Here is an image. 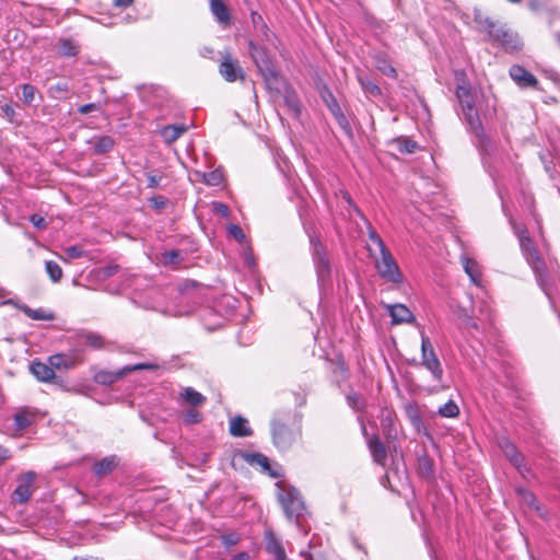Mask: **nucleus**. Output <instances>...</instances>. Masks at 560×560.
Returning <instances> with one entry per match:
<instances>
[{
    "label": "nucleus",
    "mask_w": 560,
    "mask_h": 560,
    "mask_svg": "<svg viewBox=\"0 0 560 560\" xmlns=\"http://www.w3.org/2000/svg\"><path fill=\"white\" fill-rule=\"evenodd\" d=\"M456 97L463 110V117L466 122L467 132L476 149L479 151L483 167L488 171L489 158V124L490 118L481 105L477 104V95L465 85V83L457 84Z\"/></svg>",
    "instance_id": "obj_1"
},
{
    "label": "nucleus",
    "mask_w": 560,
    "mask_h": 560,
    "mask_svg": "<svg viewBox=\"0 0 560 560\" xmlns=\"http://www.w3.org/2000/svg\"><path fill=\"white\" fill-rule=\"evenodd\" d=\"M248 49L255 66L264 77L268 88L280 91V89L284 85V80L269 57L266 47L250 39L248 42Z\"/></svg>",
    "instance_id": "obj_2"
},
{
    "label": "nucleus",
    "mask_w": 560,
    "mask_h": 560,
    "mask_svg": "<svg viewBox=\"0 0 560 560\" xmlns=\"http://www.w3.org/2000/svg\"><path fill=\"white\" fill-rule=\"evenodd\" d=\"M311 255L315 267L317 282L320 287L325 285L331 273L330 260L323 243L315 236L310 237Z\"/></svg>",
    "instance_id": "obj_3"
},
{
    "label": "nucleus",
    "mask_w": 560,
    "mask_h": 560,
    "mask_svg": "<svg viewBox=\"0 0 560 560\" xmlns=\"http://www.w3.org/2000/svg\"><path fill=\"white\" fill-rule=\"evenodd\" d=\"M279 501L285 516L290 521L294 520L300 527V518L305 514L306 509L299 491L294 488H282Z\"/></svg>",
    "instance_id": "obj_4"
},
{
    "label": "nucleus",
    "mask_w": 560,
    "mask_h": 560,
    "mask_svg": "<svg viewBox=\"0 0 560 560\" xmlns=\"http://www.w3.org/2000/svg\"><path fill=\"white\" fill-rule=\"evenodd\" d=\"M381 258H374L375 268L380 277L387 282L401 283L402 273L392 253L387 249L380 252Z\"/></svg>",
    "instance_id": "obj_5"
},
{
    "label": "nucleus",
    "mask_w": 560,
    "mask_h": 560,
    "mask_svg": "<svg viewBox=\"0 0 560 560\" xmlns=\"http://www.w3.org/2000/svg\"><path fill=\"white\" fill-rule=\"evenodd\" d=\"M421 365H423L432 375V378L440 382L443 376L441 362L434 351L430 339L421 332Z\"/></svg>",
    "instance_id": "obj_6"
},
{
    "label": "nucleus",
    "mask_w": 560,
    "mask_h": 560,
    "mask_svg": "<svg viewBox=\"0 0 560 560\" xmlns=\"http://www.w3.org/2000/svg\"><path fill=\"white\" fill-rule=\"evenodd\" d=\"M158 369H159L158 364L150 363V362L126 365L117 371H110V372L101 371V372L96 373L95 382L98 384H102V385H110L131 372L141 371V370L154 371Z\"/></svg>",
    "instance_id": "obj_7"
},
{
    "label": "nucleus",
    "mask_w": 560,
    "mask_h": 560,
    "mask_svg": "<svg viewBox=\"0 0 560 560\" xmlns=\"http://www.w3.org/2000/svg\"><path fill=\"white\" fill-rule=\"evenodd\" d=\"M84 361L81 349H72L66 353H56L48 358V362L54 370H70Z\"/></svg>",
    "instance_id": "obj_8"
},
{
    "label": "nucleus",
    "mask_w": 560,
    "mask_h": 560,
    "mask_svg": "<svg viewBox=\"0 0 560 560\" xmlns=\"http://www.w3.org/2000/svg\"><path fill=\"white\" fill-rule=\"evenodd\" d=\"M498 446L524 478H528L532 475L529 467L523 464L524 458L517 452L515 445L512 442L505 438H501L498 441Z\"/></svg>",
    "instance_id": "obj_9"
},
{
    "label": "nucleus",
    "mask_w": 560,
    "mask_h": 560,
    "mask_svg": "<svg viewBox=\"0 0 560 560\" xmlns=\"http://www.w3.org/2000/svg\"><path fill=\"white\" fill-rule=\"evenodd\" d=\"M272 440L276 447L285 451L292 446L298 439V432L288 428L285 424L273 421L271 424Z\"/></svg>",
    "instance_id": "obj_10"
},
{
    "label": "nucleus",
    "mask_w": 560,
    "mask_h": 560,
    "mask_svg": "<svg viewBox=\"0 0 560 560\" xmlns=\"http://www.w3.org/2000/svg\"><path fill=\"white\" fill-rule=\"evenodd\" d=\"M523 243H520L522 252L527 260V262L532 266L534 272L536 273L538 280L541 282L542 276L545 273V264L539 256L537 247L532 238H526L523 236Z\"/></svg>",
    "instance_id": "obj_11"
},
{
    "label": "nucleus",
    "mask_w": 560,
    "mask_h": 560,
    "mask_svg": "<svg viewBox=\"0 0 560 560\" xmlns=\"http://www.w3.org/2000/svg\"><path fill=\"white\" fill-rule=\"evenodd\" d=\"M36 474L34 471H27L18 480V486L12 494L13 501L18 503L27 502L32 494Z\"/></svg>",
    "instance_id": "obj_12"
},
{
    "label": "nucleus",
    "mask_w": 560,
    "mask_h": 560,
    "mask_svg": "<svg viewBox=\"0 0 560 560\" xmlns=\"http://www.w3.org/2000/svg\"><path fill=\"white\" fill-rule=\"evenodd\" d=\"M219 72L222 78L228 82H235L236 80H244L245 72L236 59L226 56L219 66Z\"/></svg>",
    "instance_id": "obj_13"
},
{
    "label": "nucleus",
    "mask_w": 560,
    "mask_h": 560,
    "mask_svg": "<svg viewBox=\"0 0 560 560\" xmlns=\"http://www.w3.org/2000/svg\"><path fill=\"white\" fill-rule=\"evenodd\" d=\"M495 38L509 52L518 51L523 47V43L518 35L514 32H511L510 30H497Z\"/></svg>",
    "instance_id": "obj_14"
},
{
    "label": "nucleus",
    "mask_w": 560,
    "mask_h": 560,
    "mask_svg": "<svg viewBox=\"0 0 560 560\" xmlns=\"http://www.w3.org/2000/svg\"><path fill=\"white\" fill-rule=\"evenodd\" d=\"M265 548L266 551L273 556L276 560H284L287 559L285 550L281 540H279L275 533L270 529L265 532L264 535Z\"/></svg>",
    "instance_id": "obj_15"
},
{
    "label": "nucleus",
    "mask_w": 560,
    "mask_h": 560,
    "mask_svg": "<svg viewBox=\"0 0 560 560\" xmlns=\"http://www.w3.org/2000/svg\"><path fill=\"white\" fill-rule=\"evenodd\" d=\"M59 56L63 58L77 57L80 54L81 45L72 37H60L55 45Z\"/></svg>",
    "instance_id": "obj_16"
},
{
    "label": "nucleus",
    "mask_w": 560,
    "mask_h": 560,
    "mask_svg": "<svg viewBox=\"0 0 560 560\" xmlns=\"http://www.w3.org/2000/svg\"><path fill=\"white\" fill-rule=\"evenodd\" d=\"M510 75L521 88H535L538 84L534 74L517 65L511 67Z\"/></svg>",
    "instance_id": "obj_17"
},
{
    "label": "nucleus",
    "mask_w": 560,
    "mask_h": 560,
    "mask_svg": "<svg viewBox=\"0 0 560 560\" xmlns=\"http://www.w3.org/2000/svg\"><path fill=\"white\" fill-rule=\"evenodd\" d=\"M38 417V411L34 408L22 407L14 415V425L18 431H23L32 425Z\"/></svg>",
    "instance_id": "obj_18"
},
{
    "label": "nucleus",
    "mask_w": 560,
    "mask_h": 560,
    "mask_svg": "<svg viewBox=\"0 0 560 560\" xmlns=\"http://www.w3.org/2000/svg\"><path fill=\"white\" fill-rule=\"evenodd\" d=\"M388 313L392 317L393 325H400L404 323H415L416 317L412 312L404 304L388 305Z\"/></svg>",
    "instance_id": "obj_19"
},
{
    "label": "nucleus",
    "mask_w": 560,
    "mask_h": 560,
    "mask_svg": "<svg viewBox=\"0 0 560 560\" xmlns=\"http://www.w3.org/2000/svg\"><path fill=\"white\" fill-rule=\"evenodd\" d=\"M241 458L250 466H258L264 472L276 477V474L271 471L269 458L261 453L255 452H243L240 454Z\"/></svg>",
    "instance_id": "obj_20"
},
{
    "label": "nucleus",
    "mask_w": 560,
    "mask_h": 560,
    "mask_svg": "<svg viewBox=\"0 0 560 560\" xmlns=\"http://www.w3.org/2000/svg\"><path fill=\"white\" fill-rule=\"evenodd\" d=\"M372 60L375 68L384 75L397 79V70L393 67L385 52L378 51L372 55Z\"/></svg>",
    "instance_id": "obj_21"
},
{
    "label": "nucleus",
    "mask_w": 560,
    "mask_h": 560,
    "mask_svg": "<svg viewBox=\"0 0 560 560\" xmlns=\"http://www.w3.org/2000/svg\"><path fill=\"white\" fill-rule=\"evenodd\" d=\"M30 371L39 382L48 383L51 382L56 376L54 366H51L49 363L47 364L40 361L32 362L30 365Z\"/></svg>",
    "instance_id": "obj_22"
},
{
    "label": "nucleus",
    "mask_w": 560,
    "mask_h": 560,
    "mask_svg": "<svg viewBox=\"0 0 560 560\" xmlns=\"http://www.w3.org/2000/svg\"><path fill=\"white\" fill-rule=\"evenodd\" d=\"M77 338L79 345L86 346L93 350H101L106 347L104 337L94 331H82Z\"/></svg>",
    "instance_id": "obj_23"
},
{
    "label": "nucleus",
    "mask_w": 560,
    "mask_h": 560,
    "mask_svg": "<svg viewBox=\"0 0 560 560\" xmlns=\"http://www.w3.org/2000/svg\"><path fill=\"white\" fill-rule=\"evenodd\" d=\"M118 464L119 458L116 455H109L95 463L92 470L96 476L103 477L112 472Z\"/></svg>",
    "instance_id": "obj_24"
},
{
    "label": "nucleus",
    "mask_w": 560,
    "mask_h": 560,
    "mask_svg": "<svg viewBox=\"0 0 560 560\" xmlns=\"http://www.w3.org/2000/svg\"><path fill=\"white\" fill-rule=\"evenodd\" d=\"M179 399L192 407L202 406L207 401V397L192 387L183 388L179 393Z\"/></svg>",
    "instance_id": "obj_25"
},
{
    "label": "nucleus",
    "mask_w": 560,
    "mask_h": 560,
    "mask_svg": "<svg viewBox=\"0 0 560 560\" xmlns=\"http://www.w3.org/2000/svg\"><path fill=\"white\" fill-rule=\"evenodd\" d=\"M406 415H407L411 425L415 428V430L418 433L427 434V428H425L421 412L417 405H415V404L407 405L406 406Z\"/></svg>",
    "instance_id": "obj_26"
},
{
    "label": "nucleus",
    "mask_w": 560,
    "mask_h": 560,
    "mask_svg": "<svg viewBox=\"0 0 560 560\" xmlns=\"http://www.w3.org/2000/svg\"><path fill=\"white\" fill-rule=\"evenodd\" d=\"M230 433L233 436L245 438L252 435L253 431L248 425V421L245 418L237 416L230 421Z\"/></svg>",
    "instance_id": "obj_27"
},
{
    "label": "nucleus",
    "mask_w": 560,
    "mask_h": 560,
    "mask_svg": "<svg viewBox=\"0 0 560 560\" xmlns=\"http://www.w3.org/2000/svg\"><path fill=\"white\" fill-rule=\"evenodd\" d=\"M517 494L521 499V502L535 511L539 516L545 517V513L542 512V508L538 504L537 499L534 493L524 488H517Z\"/></svg>",
    "instance_id": "obj_28"
},
{
    "label": "nucleus",
    "mask_w": 560,
    "mask_h": 560,
    "mask_svg": "<svg viewBox=\"0 0 560 560\" xmlns=\"http://www.w3.org/2000/svg\"><path fill=\"white\" fill-rule=\"evenodd\" d=\"M187 128L184 125H168L160 130V135L165 143L171 144L176 141Z\"/></svg>",
    "instance_id": "obj_29"
},
{
    "label": "nucleus",
    "mask_w": 560,
    "mask_h": 560,
    "mask_svg": "<svg viewBox=\"0 0 560 560\" xmlns=\"http://www.w3.org/2000/svg\"><path fill=\"white\" fill-rule=\"evenodd\" d=\"M210 10L219 23L228 24L230 22L229 9L222 0H210Z\"/></svg>",
    "instance_id": "obj_30"
},
{
    "label": "nucleus",
    "mask_w": 560,
    "mask_h": 560,
    "mask_svg": "<svg viewBox=\"0 0 560 560\" xmlns=\"http://www.w3.org/2000/svg\"><path fill=\"white\" fill-rule=\"evenodd\" d=\"M16 307L34 320H52L55 318L51 312H46L43 308L33 310L26 304H16Z\"/></svg>",
    "instance_id": "obj_31"
},
{
    "label": "nucleus",
    "mask_w": 560,
    "mask_h": 560,
    "mask_svg": "<svg viewBox=\"0 0 560 560\" xmlns=\"http://www.w3.org/2000/svg\"><path fill=\"white\" fill-rule=\"evenodd\" d=\"M184 260V254L179 249L165 250L160 256V262L166 267H177Z\"/></svg>",
    "instance_id": "obj_32"
},
{
    "label": "nucleus",
    "mask_w": 560,
    "mask_h": 560,
    "mask_svg": "<svg viewBox=\"0 0 560 560\" xmlns=\"http://www.w3.org/2000/svg\"><path fill=\"white\" fill-rule=\"evenodd\" d=\"M252 18H253L254 26H255L258 35L261 37V40L271 43L272 38L275 37V34L264 23L262 18L256 13H253Z\"/></svg>",
    "instance_id": "obj_33"
},
{
    "label": "nucleus",
    "mask_w": 560,
    "mask_h": 560,
    "mask_svg": "<svg viewBox=\"0 0 560 560\" xmlns=\"http://www.w3.org/2000/svg\"><path fill=\"white\" fill-rule=\"evenodd\" d=\"M93 149L97 154H104L113 150L115 141L109 136L96 137L93 140Z\"/></svg>",
    "instance_id": "obj_34"
},
{
    "label": "nucleus",
    "mask_w": 560,
    "mask_h": 560,
    "mask_svg": "<svg viewBox=\"0 0 560 560\" xmlns=\"http://www.w3.org/2000/svg\"><path fill=\"white\" fill-rule=\"evenodd\" d=\"M358 81L366 95L378 97L382 95L381 88L372 81L369 77L359 75Z\"/></svg>",
    "instance_id": "obj_35"
},
{
    "label": "nucleus",
    "mask_w": 560,
    "mask_h": 560,
    "mask_svg": "<svg viewBox=\"0 0 560 560\" xmlns=\"http://www.w3.org/2000/svg\"><path fill=\"white\" fill-rule=\"evenodd\" d=\"M369 447L376 463L381 464L385 460L386 451L383 443L377 438L369 442Z\"/></svg>",
    "instance_id": "obj_36"
},
{
    "label": "nucleus",
    "mask_w": 560,
    "mask_h": 560,
    "mask_svg": "<svg viewBox=\"0 0 560 560\" xmlns=\"http://www.w3.org/2000/svg\"><path fill=\"white\" fill-rule=\"evenodd\" d=\"M463 267L465 272L469 276L470 280L475 283H479V269L476 260L463 257Z\"/></svg>",
    "instance_id": "obj_37"
},
{
    "label": "nucleus",
    "mask_w": 560,
    "mask_h": 560,
    "mask_svg": "<svg viewBox=\"0 0 560 560\" xmlns=\"http://www.w3.org/2000/svg\"><path fill=\"white\" fill-rule=\"evenodd\" d=\"M394 143L400 153H413L418 149V143L406 137L395 139Z\"/></svg>",
    "instance_id": "obj_38"
},
{
    "label": "nucleus",
    "mask_w": 560,
    "mask_h": 560,
    "mask_svg": "<svg viewBox=\"0 0 560 560\" xmlns=\"http://www.w3.org/2000/svg\"><path fill=\"white\" fill-rule=\"evenodd\" d=\"M419 474L423 477L431 478L434 476V466L433 462L428 456H421L418 459Z\"/></svg>",
    "instance_id": "obj_39"
},
{
    "label": "nucleus",
    "mask_w": 560,
    "mask_h": 560,
    "mask_svg": "<svg viewBox=\"0 0 560 560\" xmlns=\"http://www.w3.org/2000/svg\"><path fill=\"white\" fill-rule=\"evenodd\" d=\"M203 182L209 186H219L223 182V172L221 168H217L211 172L202 173Z\"/></svg>",
    "instance_id": "obj_40"
},
{
    "label": "nucleus",
    "mask_w": 560,
    "mask_h": 560,
    "mask_svg": "<svg viewBox=\"0 0 560 560\" xmlns=\"http://www.w3.org/2000/svg\"><path fill=\"white\" fill-rule=\"evenodd\" d=\"M347 402L350 408H352L355 411L363 410L365 407V401L362 398V396L355 392H350L347 395Z\"/></svg>",
    "instance_id": "obj_41"
},
{
    "label": "nucleus",
    "mask_w": 560,
    "mask_h": 560,
    "mask_svg": "<svg viewBox=\"0 0 560 560\" xmlns=\"http://www.w3.org/2000/svg\"><path fill=\"white\" fill-rule=\"evenodd\" d=\"M439 415L445 418H454L459 413V408L453 400H448L438 410Z\"/></svg>",
    "instance_id": "obj_42"
},
{
    "label": "nucleus",
    "mask_w": 560,
    "mask_h": 560,
    "mask_svg": "<svg viewBox=\"0 0 560 560\" xmlns=\"http://www.w3.org/2000/svg\"><path fill=\"white\" fill-rule=\"evenodd\" d=\"M69 91V85L67 82H57L49 86L48 93L54 98H62Z\"/></svg>",
    "instance_id": "obj_43"
},
{
    "label": "nucleus",
    "mask_w": 560,
    "mask_h": 560,
    "mask_svg": "<svg viewBox=\"0 0 560 560\" xmlns=\"http://www.w3.org/2000/svg\"><path fill=\"white\" fill-rule=\"evenodd\" d=\"M45 267H46V271L52 282H58L61 279L62 269L57 262H55L52 260L46 261Z\"/></svg>",
    "instance_id": "obj_44"
},
{
    "label": "nucleus",
    "mask_w": 560,
    "mask_h": 560,
    "mask_svg": "<svg viewBox=\"0 0 560 560\" xmlns=\"http://www.w3.org/2000/svg\"><path fill=\"white\" fill-rule=\"evenodd\" d=\"M36 88L32 84L25 83L22 85V101L30 105L35 101Z\"/></svg>",
    "instance_id": "obj_45"
},
{
    "label": "nucleus",
    "mask_w": 560,
    "mask_h": 560,
    "mask_svg": "<svg viewBox=\"0 0 560 560\" xmlns=\"http://www.w3.org/2000/svg\"><path fill=\"white\" fill-rule=\"evenodd\" d=\"M337 124L340 126V128L348 135V136H351L352 135V129H351V126H350V122L347 118V116L345 115V113L341 110H339L338 113H335L334 115Z\"/></svg>",
    "instance_id": "obj_46"
},
{
    "label": "nucleus",
    "mask_w": 560,
    "mask_h": 560,
    "mask_svg": "<svg viewBox=\"0 0 560 560\" xmlns=\"http://www.w3.org/2000/svg\"><path fill=\"white\" fill-rule=\"evenodd\" d=\"M337 124L340 126V128L348 135V136H351L352 135V129H351V126H350V122L347 118V116L345 115V113L341 110H339L338 113H335L334 115Z\"/></svg>",
    "instance_id": "obj_47"
},
{
    "label": "nucleus",
    "mask_w": 560,
    "mask_h": 560,
    "mask_svg": "<svg viewBox=\"0 0 560 560\" xmlns=\"http://www.w3.org/2000/svg\"><path fill=\"white\" fill-rule=\"evenodd\" d=\"M368 235H369V240L373 244L376 245V247L378 248L380 252L387 249L382 237L377 234V232L371 225L368 226Z\"/></svg>",
    "instance_id": "obj_48"
},
{
    "label": "nucleus",
    "mask_w": 560,
    "mask_h": 560,
    "mask_svg": "<svg viewBox=\"0 0 560 560\" xmlns=\"http://www.w3.org/2000/svg\"><path fill=\"white\" fill-rule=\"evenodd\" d=\"M63 250L68 259H77L85 255L83 248L78 245L68 246Z\"/></svg>",
    "instance_id": "obj_49"
},
{
    "label": "nucleus",
    "mask_w": 560,
    "mask_h": 560,
    "mask_svg": "<svg viewBox=\"0 0 560 560\" xmlns=\"http://www.w3.org/2000/svg\"><path fill=\"white\" fill-rule=\"evenodd\" d=\"M201 419V413L195 409H189L184 413V422L187 424L199 423Z\"/></svg>",
    "instance_id": "obj_50"
},
{
    "label": "nucleus",
    "mask_w": 560,
    "mask_h": 560,
    "mask_svg": "<svg viewBox=\"0 0 560 560\" xmlns=\"http://www.w3.org/2000/svg\"><path fill=\"white\" fill-rule=\"evenodd\" d=\"M324 101L332 116L335 113L341 110L340 105L331 93H329L328 96L324 98Z\"/></svg>",
    "instance_id": "obj_51"
},
{
    "label": "nucleus",
    "mask_w": 560,
    "mask_h": 560,
    "mask_svg": "<svg viewBox=\"0 0 560 560\" xmlns=\"http://www.w3.org/2000/svg\"><path fill=\"white\" fill-rule=\"evenodd\" d=\"M285 103L289 108L295 114L299 115L301 107L298 97L294 94H288L285 96Z\"/></svg>",
    "instance_id": "obj_52"
},
{
    "label": "nucleus",
    "mask_w": 560,
    "mask_h": 560,
    "mask_svg": "<svg viewBox=\"0 0 560 560\" xmlns=\"http://www.w3.org/2000/svg\"><path fill=\"white\" fill-rule=\"evenodd\" d=\"M228 231H229V234L231 236H233L237 242L243 243L245 241V234L238 225L231 224L229 226Z\"/></svg>",
    "instance_id": "obj_53"
},
{
    "label": "nucleus",
    "mask_w": 560,
    "mask_h": 560,
    "mask_svg": "<svg viewBox=\"0 0 560 560\" xmlns=\"http://www.w3.org/2000/svg\"><path fill=\"white\" fill-rule=\"evenodd\" d=\"M313 548V540L308 542V548L306 550H301L300 556L304 560H319L320 555L318 552H312L311 549Z\"/></svg>",
    "instance_id": "obj_54"
},
{
    "label": "nucleus",
    "mask_w": 560,
    "mask_h": 560,
    "mask_svg": "<svg viewBox=\"0 0 560 560\" xmlns=\"http://www.w3.org/2000/svg\"><path fill=\"white\" fill-rule=\"evenodd\" d=\"M212 208H213L214 213H217L223 218H228L230 215V209L223 202H219V201L213 202Z\"/></svg>",
    "instance_id": "obj_55"
},
{
    "label": "nucleus",
    "mask_w": 560,
    "mask_h": 560,
    "mask_svg": "<svg viewBox=\"0 0 560 560\" xmlns=\"http://www.w3.org/2000/svg\"><path fill=\"white\" fill-rule=\"evenodd\" d=\"M30 221L38 230H44L47 226V222H46L45 218L39 214L31 215Z\"/></svg>",
    "instance_id": "obj_56"
},
{
    "label": "nucleus",
    "mask_w": 560,
    "mask_h": 560,
    "mask_svg": "<svg viewBox=\"0 0 560 560\" xmlns=\"http://www.w3.org/2000/svg\"><path fill=\"white\" fill-rule=\"evenodd\" d=\"M101 109V105L100 104H96V103H89V104H84V105H81L79 108H78V112L82 115H86L93 110H100Z\"/></svg>",
    "instance_id": "obj_57"
},
{
    "label": "nucleus",
    "mask_w": 560,
    "mask_h": 560,
    "mask_svg": "<svg viewBox=\"0 0 560 560\" xmlns=\"http://www.w3.org/2000/svg\"><path fill=\"white\" fill-rule=\"evenodd\" d=\"M1 109L3 115L11 121L15 115L14 108L11 105L5 104L1 107Z\"/></svg>",
    "instance_id": "obj_58"
},
{
    "label": "nucleus",
    "mask_w": 560,
    "mask_h": 560,
    "mask_svg": "<svg viewBox=\"0 0 560 560\" xmlns=\"http://www.w3.org/2000/svg\"><path fill=\"white\" fill-rule=\"evenodd\" d=\"M147 179H148V187L149 188H156L159 186V184H160L161 177H158L155 175L149 174L147 176Z\"/></svg>",
    "instance_id": "obj_59"
},
{
    "label": "nucleus",
    "mask_w": 560,
    "mask_h": 560,
    "mask_svg": "<svg viewBox=\"0 0 560 560\" xmlns=\"http://www.w3.org/2000/svg\"><path fill=\"white\" fill-rule=\"evenodd\" d=\"M11 457V452L9 448L0 445V464L8 460Z\"/></svg>",
    "instance_id": "obj_60"
},
{
    "label": "nucleus",
    "mask_w": 560,
    "mask_h": 560,
    "mask_svg": "<svg viewBox=\"0 0 560 560\" xmlns=\"http://www.w3.org/2000/svg\"><path fill=\"white\" fill-rule=\"evenodd\" d=\"M516 234L518 236L520 243H523V241H524L523 236H525L526 238H530L529 233L526 228H518L516 230Z\"/></svg>",
    "instance_id": "obj_61"
},
{
    "label": "nucleus",
    "mask_w": 560,
    "mask_h": 560,
    "mask_svg": "<svg viewBox=\"0 0 560 560\" xmlns=\"http://www.w3.org/2000/svg\"><path fill=\"white\" fill-rule=\"evenodd\" d=\"M343 199H345V201H346L350 207H352V208L354 209V211H355L357 213L361 214L360 210L357 208V206L354 205V202H353V200H352L351 196H350L348 192H345V194H343Z\"/></svg>",
    "instance_id": "obj_62"
},
{
    "label": "nucleus",
    "mask_w": 560,
    "mask_h": 560,
    "mask_svg": "<svg viewBox=\"0 0 560 560\" xmlns=\"http://www.w3.org/2000/svg\"><path fill=\"white\" fill-rule=\"evenodd\" d=\"M116 7L127 8L133 3V0H115Z\"/></svg>",
    "instance_id": "obj_63"
},
{
    "label": "nucleus",
    "mask_w": 560,
    "mask_h": 560,
    "mask_svg": "<svg viewBox=\"0 0 560 560\" xmlns=\"http://www.w3.org/2000/svg\"><path fill=\"white\" fill-rule=\"evenodd\" d=\"M249 555L245 551L238 552L233 556L232 560H248Z\"/></svg>",
    "instance_id": "obj_64"
}]
</instances>
